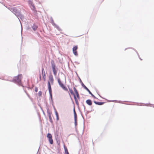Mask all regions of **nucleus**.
I'll list each match as a JSON object with an SVG mask.
<instances>
[{"label": "nucleus", "instance_id": "2", "mask_svg": "<svg viewBox=\"0 0 154 154\" xmlns=\"http://www.w3.org/2000/svg\"><path fill=\"white\" fill-rule=\"evenodd\" d=\"M22 74H19L17 76L14 77L13 81L18 83L19 85H20L21 84V79L22 78Z\"/></svg>", "mask_w": 154, "mask_h": 154}, {"label": "nucleus", "instance_id": "12", "mask_svg": "<svg viewBox=\"0 0 154 154\" xmlns=\"http://www.w3.org/2000/svg\"><path fill=\"white\" fill-rule=\"evenodd\" d=\"M86 102L87 104L89 106H91L92 104V102L91 100H86Z\"/></svg>", "mask_w": 154, "mask_h": 154}, {"label": "nucleus", "instance_id": "8", "mask_svg": "<svg viewBox=\"0 0 154 154\" xmlns=\"http://www.w3.org/2000/svg\"><path fill=\"white\" fill-rule=\"evenodd\" d=\"M78 47L77 46H75L73 48V52L75 55H78V53L77 51Z\"/></svg>", "mask_w": 154, "mask_h": 154}, {"label": "nucleus", "instance_id": "25", "mask_svg": "<svg viewBox=\"0 0 154 154\" xmlns=\"http://www.w3.org/2000/svg\"><path fill=\"white\" fill-rule=\"evenodd\" d=\"M68 154H69L68 153Z\"/></svg>", "mask_w": 154, "mask_h": 154}, {"label": "nucleus", "instance_id": "20", "mask_svg": "<svg viewBox=\"0 0 154 154\" xmlns=\"http://www.w3.org/2000/svg\"><path fill=\"white\" fill-rule=\"evenodd\" d=\"M38 91V88L37 87H35V91L36 92H37V91Z\"/></svg>", "mask_w": 154, "mask_h": 154}, {"label": "nucleus", "instance_id": "19", "mask_svg": "<svg viewBox=\"0 0 154 154\" xmlns=\"http://www.w3.org/2000/svg\"><path fill=\"white\" fill-rule=\"evenodd\" d=\"M45 73L44 69L43 68H42V74Z\"/></svg>", "mask_w": 154, "mask_h": 154}, {"label": "nucleus", "instance_id": "4", "mask_svg": "<svg viewBox=\"0 0 154 154\" xmlns=\"http://www.w3.org/2000/svg\"><path fill=\"white\" fill-rule=\"evenodd\" d=\"M69 92H70V93L72 95H73L74 96V99H75V103L76 104L78 105H79V102L78 101V100L77 99V98H76V96H75V94H74L73 91L72 90L69 88Z\"/></svg>", "mask_w": 154, "mask_h": 154}, {"label": "nucleus", "instance_id": "9", "mask_svg": "<svg viewBox=\"0 0 154 154\" xmlns=\"http://www.w3.org/2000/svg\"><path fill=\"white\" fill-rule=\"evenodd\" d=\"M73 89H74V92L76 95L77 98L78 99H79L80 98V96H79V94L78 93V91L75 88V87H74Z\"/></svg>", "mask_w": 154, "mask_h": 154}, {"label": "nucleus", "instance_id": "22", "mask_svg": "<svg viewBox=\"0 0 154 154\" xmlns=\"http://www.w3.org/2000/svg\"><path fill=\"white\" fill-rule=\"evenodd\" d=\"M17 10L16 9H14L13 10V11L14 12H15L16 14V11H17Z\"/></svg>", "mask_w": 154, "mask_h": 154}, {"label": "nucleus", "instance_id": "1", "mask_svg": "<svg viewBox=\"0 0 154 154\" xmlns=\"http://www.w3.org/2000/svg\"><path fill=\"white\" fill-rule=\"evenodd\" d=\"M49 81L48 82V89L49 93L50 95H52V90L50 82L52 85L54 83V79L53 76L52 75H50L49 76Z\"/></svg>", "mask_w": 154, "mask_h": 154}, {"label": "nucleus", "instance_id": "23", "mask_svg": "<svg viewBox=\"0 0 154 154\" xmlns=\"http://www.w3.org/2000/svg\"><path fill=\"white\" fill-rule=\"evenodd\" d=\"M74 112L75 116V117L76 115V114L75 112V109L74 110Z\"/></svg>", "mask_w": 154, "mask_h": 154}, {"label": "nucleus", "instance_id": "11", "mask_svg": "<svg viewBox=\"0 0 154 154\" xmlns=\"http://www.w3.org/2000/svg\"><path fill=\"white\" fill-rule=\"evenodd\" d=\"M73 89H74V92L76 95L77 98L78 99H79L80 98V96H79V94L78 93V91L75 88V87H74Z\"/></svg>", "mask_w": 154, "mask_h": 154}, {"label": "nucleus", "instance_id": "13", "mask_svg": "<svg viewBox=\"0 0 154 154\" xmlns=\"http://www.w3.org/2000/svg\"><path fill=\"white\" fill-rule=\"evenodd\" d=\"M94 102L96 104L99 105H103L104 103L103 102H97L96 101H94Z\"/></svg>", "mask_w": 154, "mask_h": 154}, {"label": "nucleus", "instance_id": "7", "mask_svg": "<svg viewBox=\"0 0 154 154\" xmlns=\"http://www.w3.org/2000/svg\"><path fill=\"white\" fill-rule=\"evenodd\" d=\"M58 82L59 85L64 90H66V89L65 87L64 86L63 84L61 83L60 79L59 78L58 79Z\"/></svg>", "mask_w": 154, "mask_h": 154}, {"label": "nucleus", "instance_id": "3", "mask_svg": "<svg viewBox=\"0 0 154 154\" xmlns=\"http://www.w3.org/2000/svg\"><path fill=\"white\" fill-rule=\"evenodd\" d=\"M52 67L53 69V72L55 76H56L57 73V70L55 69V65L54 62L52 60L51 62Z\"/></svg>", "mask_w": 154, "mask_h": 154}, {"label": "nucleus", "instance_id": "10", "mask_svg": "<svg viewBox=\"0 0 154 154\" xmlns=\"http://www.w3.org/2000/svg\"><path fill=\"white\" fill-rule=\"evenodd\" d=\"M73 89H74V92L76 95L77 98L78 99H79L80 98V96H79V94L78 93V91L75 88V87H74Z\"/></svg>", "mask_w": 154, "mask_h": 154}, {"label": "nucleus", "instance_id": "21", "mask_svg": "<svg viewBox=\"0 0 154 154\" xmlns=\"http://www.w3.org/2000/svg\"><path fill=\"white\" fill-rule=\"evenodd\" d=\"M39 79H40L39 80L40 81H41L42 80V79H41V75L40 74H39Z\"/></svg>", "mask_w": 154, "mask_h": 154}, {"label": "nucleus", "instance_id": "17", "mask_svg": "<svg viewBox=\"0 0 154 154\" xmlns=\"http://www.w3.org/2000/svg\"><path fill=\"white\" fill-rule=\"evenodd\" d=\"M55 114H56V115L57 117V120H58V113L56 111H55Z\"/></svg>", "mask_w": 154, "mask_h": 154}, {"label": "nucleus", "instance_id": "6", "mask_svg": "<svg viewBox=\"0 0 154 154\" xmlns=\"http://www.w3.org/2000/svg\"><path fill=\"white\" fill-rule=\"evenodd\" d=\"M82 86L87 91H88L89 93L94 98H96L95 96L93 95L91 92L82 83Z\"/></svg>", "mask_w": 154, "mask_h": 154}, {"label": "nucleus", "instance_id": "16", "mask_svg": "<svg viewBox=\"0 0 154 154\" xmlns=\"http://www.w3.org/2000/svg\"><path fill=\"white\" fill-rule=\"evenodd\" d=\"M64 149H65V154H67V150L66 147V146H64Z\"/></svg>", "mask_w": 154, "mask_h": 154}, {"label": "nucleus", "instance_id": "18", "mask_svg": "<svg viewBox=\"0 0 154 154\" xmlns=\"http://www.w3.org/2000/svg\"><path fill=\"white\" fill-rule=\"evenodd\" d=\"M42 94V92L41 91H39L38 93V95L39 96H41Z\"/></svg>", "mask_w": 154, "mask_h": 154}, {"label": "nucleus", "instance_id": "24", "mask_svg": "<svg viewBox=\"0 0 154 154\" xmlns=\"http://www.w3.org/2000/svg\"><path fill=\"white\" fill-rule=\"evenodd\" d=\"M51 116H50V119H51Z\"/></svg>", "mask_w": 154, "mask_h": 154}, {"label": "nucleus", "instance_id": "15", "mask_svg": "<svg viewBox=\"0 0 154 154\" xmlns=\"http://www.w3.org/2000/svg\"><path fill=\"white\" fill-rule=\"evenodd\" d=\"M42 76L43 79L44 81H45L46 80L45 73H43V74H42Z\"/></svg>", "mask_w": 154, "mask_h": 154}, {"label": "nucleus", "instance_id": "14", "mask_svg": "<svg viewBox=\"0 0 154 154\" xmlns=\"http://www.w3.org/2000/svg\"><path fill=\"white\" fill-rule=\"evenodd\" d=\"M38 28V26L35 24H33L32 26V28L34 31L36 30Z\"/></svg>", "mask_w": 154, "mask_h": 154}, {"label": "nucleus", "instance_id": "5", "mask_svg": "<svg viewBox=\"0 0 154 154\" xmlns=\"http://www.w3.org/2000/svg\"><path fill=\"white\" fill-rule=\"evenodd\" d=\"M47 137L50 143L51 144H52L53 143V141L52 139V137L51 135L50 134L48 133L47 135Z\"/></svg>", "mask_w": 154, "mask_h": 154}]
</instances>
